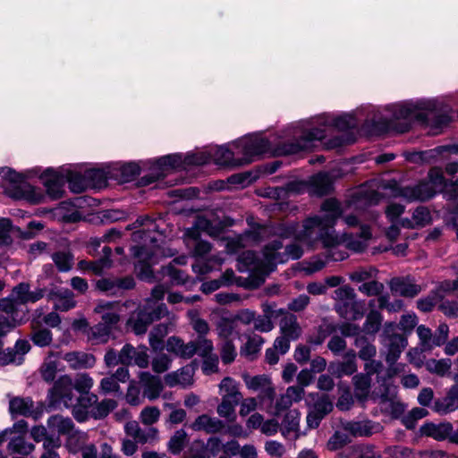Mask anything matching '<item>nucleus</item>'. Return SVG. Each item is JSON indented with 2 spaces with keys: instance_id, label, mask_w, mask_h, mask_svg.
I'll use <instances>...</instances> for the list:
<instances>
[{
  "instance_id": "obj_27",
  "label": "nucleus",
  "mask_w": 458,
  "mask_h": 458,
  "mask_svg": "<svg viewBox=\"0 0 458 458\" xmlns=\"http://www.w3.org/2000/svg\"><path fill=\"white\" fill-rule=\"evenodd\" d=\"M458 409V384L453 386L446 393V395L437 400L434 410L440 413H448Z\"/></svg>"
},
{
  "instance_id": "obj_54",
  "label": "nucleus",
  "mask_w": 458,
  "mask_h": 458,
  "mask_svg": "<svg viewBox=\"0 0 458 458\" xmlns=\"http://www.w3.org/2000/svg\"><path fill=\"white\" fill-rule=\"evenodd\" d=\"M33 334H32V341L33 343L40 347L47 346L52 342V334L48 329H38L35 322H32Z\"/></svg>"
},
{
  "instance_id": "obj_51",
  "label": "nucleus",
  "mask_w": 458,
  "mask_h": 458,
  "mask_svg": "<svg viewBox=\"0 0 458 458\" xmlns=\"http://www.w3.org/2000/svg\"><path fill=\"white\" fill-rule=\"evenodd\" d=\"M188 317L191 318L192 328L199 335V337H205L209 332L208 322L198 317L197 310H191L188 311Z\"/></svg>"
},
{
  "instance_id": "obj_56",
  "label": "nucleus",
  "mask_w": 458,
  "mask_h": 458,
  "mask_svg": "<svg viewBox=\"0 0 458 458\" xmlns=\"http://www.w3.org/2000/svg\"><path fill=\"white\" fill-rule=\"evenodd\" d=\"M186 439H187L186 432L182 429L177 430L169 440V443H168L169 451L171 453H173L174 454H179L182 450V448L186 443Z\"/></svg>"
},
{
  "instance_id": "obj_44",
  "label": "nucleus",
  "mask_w": 458,
  "mask_h": 458,
  "mask_svg": "<svg viewBox=\"0 0 458 458\" xmlns=\"http://www.w3.org/2000/svg\"><path fill=\"white\" fill-rule=\"evenodd\" d=\"M309 399L314 401L310 409L318 414L325 417L333 410V403L327 395L310 394Z\"/></svg>"
},
{
  "instance_id": "obj_34",
  "label": "nucleus",
  "mask_w": 458,
  "mask_h": 458,
  "mask_svg": "<svg viewBox=\"0 0 458 458\" xmlns=\"http://www.w3.org/2000/svg\"><path fill=\"white\" fill-rule=\"evenodd\" d=\"M58 370V354L50 352L40 367V375L46 382H53Z\"/></svg>"
},
{
  "instance_id": "obj_16",
  "label": "nucleus",
  "mask_w": 458,
  "mask_h": 458,
  "mask_svg": "<svg viewBox=\"0 0 458 458\" xmlns=\"http://www.w3.org/2000/svg\"><path fill=\"white\" fill-rule=\"evenodd\" d=\"M304 395V389L299 386L287 387L284 394L276 398L275 403L273 402L267 407L268 413L276 416L279 415L283 411L290 408L293 403L300 402Z\"/></svg>"
},
{
  "instance_id": "obj_10",
  "label": "nucleus",
  "mask_w": 458,
  "mask_h": 458,
  "mask_svg": "<svg viewBox=\"0 0 458 458\" xmlns=\"http://www.w3.org/2000/svg\"><path fill=\"white\" fill-rule=\"evenodd\" d=\"M396 325L394 323H386L382 334V343L387 348L386 362L390 367L387 370L388 377H392L399 372L397 366H393L400 357L402 352L407 345V339L399 334H395Z\"/></svg>"
},
{
  "instance_id": "obj_42",
  "label": "nucleus",
  "mask_w": 458,
  "mask_h": 458,
  "mask_svg": "<svg viewBox=\"0 0 458 458\" xmlns=\"http://www.w3.org/2000/svg\"><path fill=\"white\" fill-rule=\"evenodd\" d=\"M65 182H69V187L73 192H81L89 187L85 174L82 175L75 171L64 169Z\"/></svg>"
},
{
  "instance_id": "obj_49",
  "label": "nucleus",
  "mask_w": 458,
  "mask_h": 458,
  "mask_svg": "<svg viewBox=\"0 0 458 458\" xmlns=\"http://www.w3.org/2000/svg\"><path fill=\"white\" fill-rule=\"evenodd\" d=\"M263 344V340L259 335H254L250 337L247 343L241 350L242 355L252 360L256 356V354L259 352L261 345Z\"/></svg>"
},
{
  "instance_id": "obj_19",
  "label": "nucleus",
  "mask_w": 458,
  "mask_h": 458,
  "mask_svg": "<svg viewBox=\"0 0 458 458\" xmlns=\"http://www.w3.org/2000/svg\"><path fill=\"white\" fill-rule=\"evenodd\" d=\"M269 232V228L264 225H259L253 230L247 232L244 235L236 240H231L227 242L226 249L229 253H233L238 250L240 246H245L251 242L260 241Z\"/></svg>"
},
{
  "instance_id": "obj_60",
  "label": "nucleus",
  "mask_w": 458,
  "mask_h": 458,
  "mask_svg": "<svg viewBox=\"0 0 458 458\" xmlns=\"http://www.w3.org/2000/svg\"><path fill=\"white\" fill-rule=\"evenodd\" d=\"M216 332L220 338L228 340L234 332V320L222 318L216 324Z\"/></svg>"
},
{
  "instance_id": "obj_18",
  "label": "nucleus",
  "mask_w": 458,
  "mask_h": 458,
  "mask_svg": "<svg viewBox=\"0 0 458 458\" xmlns=\"http://www.w3.org/2000/svg\"><path fill=\"white\" fill-rule=\"evenodd\" d=\"M194 372V368L191 365H188L181 369L166 374L164 380L165 385L170 387L181 386L186 388L193 384Z\"/></svg>"
},
{
  "instance_id": "obj_6",
  "label": "nucleus",
  "mask_w": 458,
  "mask_h": 458,
  "mask_svg": "<svg viewBox=\"0 0 458 458\" xmlns=\"http://www.w3.org/2000/svg\"><path fill=\"white\" fill-rule=\"evenodd\" d=\"M4 192L16 199H24L32 203L42 201L44 195L39 189L28 183L24 177L8 167L0 168Z\"/></svg>"
},
{
  "instance_id": "obj_62",
  "label": "nucleus",
  "mask_w": 458,
  "mask_h": 458,
  "mask_svg": "<svg viewBox=\"0 0 458 458\" xmlns=\"http://www.w3.org/2000/svg\"><path fill=\"white\" fill-rule=\"evenodd\" d=\"M53 260L58 269L63 272H66L71 269L73 259L69 252H57L53 255Z\"/></svg>"
},
{
  "instance_id": "obj_37",
  "label": "nucleus",
  "mask_w": 458,
  "mask_h": 458,
  "mask_svg": "<svg viewBox=\"0 0 458 458\" xmlns=\"http://www.w3.org/2000/svg\"><path fill=\"white\" fill-rule=\"evenodd\" d=\"M104 257L98 261L89 262L85 260H81L79 262V267L82 270H91L95 274H100L104 268L111 266V262L108 259L111 255V249L108 247H104L103 249Z\"/></svg>"
},
{
  "instance_id": "obj_64",
  "label": "nucleus",
  "mask_w": 458,
  "mask_h": 458,
  "mask_svg": "<svg viewBox=\"0 0 458 458\" xmlns=\"http://www.w3.org/2000/svg\"><path fill=\"white\" fill-rule=\"evenodd\" d=\"M350 442L348 436L345 433L336 431L328 439L327 448L330 451H336L344 447Z\"/></svg>"
},
{
  "instance_id": "obj_39",
  "label": "nucleus",
  "mask_w": 458,
  "mask_h": 458,
  "mask_svg": "<svg viewBox=\"0 0 458 458\" xmlns=\"http://www.w3.org/2000/svg\"><path fill=\"white\" fill-rule=\"evenodd\" d=\"M172 327V323L159 324L152 329L149 334V344L153 350L163 349V338L170 332Z\"/></svg>"
},
{
  "instance_id": "obj_22",
  "label": "nucleus",
  "mask_w": 458,
  "mask_h": 458,
  "mask_svg": "<svg viewBox=\"0 0 458 458\" xmlns=\"http://www.w3.org/2000/svg\"><path fill=\"white\" fill-rule=\"evenodd\" d=\"M190 427L194 431H204L207 434H216L224 428L225 424L217 418L211 417L208 414H202L198 416Z\"/></svg>"
},
{
  "instance_id": "obj_13",
  "label": "nucleus",
  "mask_w": 458,
  "mask_h": 458,
  "mask_svg": "<svg viewBox=\"0 0 458 458\" xmlns=\"http://www.w3.org/2000/svg\"><path fill=\"white\" fill-rule=\"evenodd\" d=\"M242 377L249 390L259 393L258 399L260 403H265L266 401H269V403L274 401L276 387L270 377L267 375L250 376L247 373H243Z\"/></svg>"
},
{
  "instance_id": "obj_36",
  "label": "nucleus",
  "mask_w": 458,
  "mask_h": 458,
  "mask_svg": "<svg viewBox=\"0 0 458 458\" xmlns=\"http://www.w3.org/2000/svg\"><path fill=\"white\" fill-rule=\"evenodd\" d=\"M240 384L230 377H225L219 384L220 394L222 398L236 399L240 401L242 399V393L239 390Z\"/></svg>"
},
{
  "instance_id": "obj_24",
  "label": "nucleus",
  "mask_w": 458,
  "mask_h": 458,
  "mask_svg": "<svg viewBox=\"0 0 458 458\" xmlns=\"http://www.w3.org/2000/svg\"><path fill=\"white\" fill-rule=\"evenodd\" d=\"M280 313L284 314L279 323L282 335L293 341L298 339L301 335V327L297 321V318L283 310H280Z\"/></svg>"
},
{
  "instance_id": "obj_41",
  "label": "nucleus",
  "mask_w": 458,
  "mask_h": 458,
  "mask_svg": "<svg viewBox=\"0 0 458 458\" xmlns=\"http://www.w3.org/2000/svg\"><path fill=\"white\" fill-rule=\"evenodd\" d=\"M97 401V396L92 394L90 396L81 397L78 399V403L73 407V416L75 419L81 422L87 420L89 411V408Z\"/></svg>"
},
{
  "instance_id": "obj_48",
  "label": "nucleus",
  "mask_w": 458,
  "mask_h": 458,
  "mask_svg": "<svg viewBox=\"0 0 458 458\" xmlns=\"http://www.w3.org/2000/svg\"><path fill=\"white\" fill-rule=\"evenodd\" d=\"M47 429L43 426H37L31 429V437L37 442L44 440V447L46 449L60 446L61 443L58 438H46Z\"/></svg>"
},
{
  "instance_id": "obj_21",
  "label": "nucleus",
  "mask_w": 458,
  "mask_h": 458,
  "mask_svg": "<svg viewBox=\"0 0 458 458\" xmlns=\"http://www.w3.org/2000/svg\"><path fill=\"white\" fill-rule=\"evenodd\" d=\"M118 174L110 165L101 168H91L85 171V177L89 187L102 188L106 184L108 178H117Z\"/></svg>"
},
{
  "instance_id": "obj_3",
  "label": "nucleus",
  "mask_w": 458,
  "mask_h": 458,
  "mask_svg": "<svg viewBox=\"0 0 458 458\" xmlns=\"http://www.w3.org/2000/svg\"><path fill=\"white\" fill-rule=\"evenodd\" d=\"M449 111L450 108L438 99H421L398 103L378 110L371 122L379 132L394 131L403 133L410 129L413 121H433L438 126L445 125L451 120Z\"/></svg>"
},
{
  "instance_id": "obj_43",
  "label": "nucleus",
  "mask_w": 458,
  "mask_h": 458,
  "mask_svg": "<svg viewBox=\"0 0 458 458\" xmlns=\"http://www.w3.org/2000/svg\"><path fill=\"white\" fill-rule=\"evenodd\" d=\"M48 426L53 430L57 431L59 434H66L69 436L74 431L72 420L69 418H64L59 415L51 417L48 420Z\"/></svg>"
},
{
  "instance_id": "obj_2",
  "label": "nucleus",
  "mask_w": 458,
  "mask_h": 458,
  "mask_svg": "<svg viewBox=\"0 0 458 458\" xmlns=\"http://www.w3.org/2000/svg\"><path fill=\"white\" fill-rule=\"evenodd\" d=\"M357 125L358 121L352 114H323L291 125L276 144L260 135H250L233 143L234 151L221 146L213 148L208 152L198 151L184 157L181 154L167 155L151 162V174L146 182L158 180L174 169H188L191 165H202L211 160L219 165L235 166L249 164L265 154L291 155L310 150L328 133L335 131H345Z\"/></svg>"
},
{
  "instance_id": "obj_14",
  "label": "nucleus",
  "mask_w": 458,
  "mask_h": 458,
  "mask_svg": "<svg viewBox=\"0 0 458 458\" xmlns=\"http://www.w3.org/2000/svg\"><path fill=\"white\" fill-rule=\"evenodd\" d=\"M381 368L382 363L380 361L366 362L364 367L366 374H358L353 377L354 394L359 400L364 401L368 398L371 382L370 375L375 373L378 375Z\"/></svg>"
},
{
  "instance_id": "obj_57",
  "label": "nucleus",
  "mask_w": 458,
  "mask_h": 458,
  "mask_svg": "<svg viewBox=\"0 0 458 458\" xmlns=\"http://www.w3.org/2000/svg\"><path fill=\"white\" fill-rule=\"evenodd\" d=\"M353 458H382V455L374 445H361L353 448Z\"/></svg>"
},
{
  "instance_id": "obj_46",
  "label": "nucleus",
  "mask_w": 458,
  "mask_h": 458,
  "mask_svg": "<svg viewBox=\"0 0 458 458\" xmlns=\"http://www.w3.org/2000/svg\"><path fill=\"white\" fill-rule=\"evenodd\" d=\"M425 366L430 373L443 377L450 370L452 361L450 359H430L426 361Z\"/></svg>"
},
{
  "instance_id": "obj_17",
  "label": "nucleus",
  "mask_w": 458,
  "mask_h": 458,
  "mask_svg": "<svg viewBox=\"0 0 458 458\" xmlns=\"http://www.w3.org/2000/svg\"><path fill=\"white\" fill-rule=\"evenodd\" d=\"M344 431L354 437H370L382 430V426L371 420H352L342 424Z\"/></svg>"
},
{
  "instance_id": "obj_9",
  "label": "nucleus",
  "mask_w": 458,
  "mask_h": 458,
  "mask_svg": "<svg viewBox=\"0 0 458 458\" xmlns=\"http://www.w3.org/2000/svg\"><path fill=\"white\" fill-rule=\"evenodd\" d=\"M93 385L94 381L88 374L77 375L74 383H72L71 377L64 375L55 383L52 392L66 407H71L73 406L72 388L74 387L81 394H88Z\"/></svg>"
},
{
  "instance_id": "obj_1",
  "label": "nucleus",
  "mask_w": 458,
  "mask_h": 458,
  "mask_svg": "<svg viewBox=\"0 0 458 458\" xmlns=\"http://www.w3.org/2000/svg\"><path fill=\"white\" fill-rule=\"evenodd\" d=\"M446 186L442 170L434 167L428 173V181L412 186L400 187L395 182H391L381 187L383 192L362 186L344 206L335 199H327L321 205L320 214L307 217L301 225H280L276 228L275 234L280 238L293 237L297 242L287 245L281 250L282 242L274 240L265 246L261 258L250 250L242 252L238 258V270L250 272L263 282L277 264L298 259L303 255L304 250L300 243L312 249L318 241L322 242L325 248L330 249V259L344 260L348 253L340 250L342 246L360 252L369 246L372 238V230L377 225V216L366 214V206L377 203L381 196L424 201L437 191H442Z\"/></svg>"
},
{
  "instance_id": "obj_61",
  "label": "nucleus",
  "mask_w": 458,
  "mask_h": 458,
  "mask_svg": "<svg viewBox=\"0 0 458 458\" xmlns=\"http://www.w3.org/2000/svg\"><path fill=\"white\" fill-rule=\"evenodd\" d=\"M326 260L321 257H314L308 261L300 263L301 270L310 275L321 270L326 266Z\"/></svg>"
},
{
  "instance_id": "obj_29",
  "label": "nucleus",
  "mask_w": 458,
  "mask_h": 458,
  "mask_svg": "<svg viewBox=\"0 0 458 458\" xmlns=\"http://www.w3.org/2000/svg\"><path fill=\"white\" fill-rule=\"evenodd\" d=\"M224 452L232 456L239 455L240 458H258V451L254 445L247 444L242 446L236 440L225 443Z\"/></svg>"
},
{
  "instance_id": "obj_23",
  "label": "nucleus",
  "mask_w": 458,
  "mask_h": 458,
  "mask_svg": "<svg viewBox=\"0 0 458 458\" xmlns=\"http://www.w3.org/2000/svg\"><path fill=\"white\" fill-rule=\"evenodd\" d=\"M124 430L128 436L141 444L155 441L158 435V431L155 428H149L146 430L140 429L138 422L134 420L127 422Z\"/></svg>"
},
{
  "instance_id": "obj_45",
  "label": "nucleus",
  "mask_w": 458,
  "mask_h": 458,
  "mask_svg": "<svg viewBox=\"0 0 458 458\" xmlns=\"http://www.w3.org/2000/svg\"><path fill=\"white\" fill-rule=\"evenodd\" d=\"M239 401L236 399L222 398L221 403L216 408L217 414L228 421H233L236 418L235 407Z\"/></svg>"
},
{
  "instance_id": "obj_58",
  "label": "nucleus",
  "mask_w": 458,
  "mask_h": 458,
  "mask_svg": "<svg viewBox=\"0 0 458 458\" xmlns=\"http://www.w3.org/2000/svg\"><path fill=\"white\" fill-rule=\"evenodd\" d=\"M162 273L164 276H167L173 284H183L186 282V274L179 269L174 268L172 264L162 267Z\"/></svg>"
},
{
  "instance_id": "obj_55",
  "label": "nucleus",
  "mask_w": 458,
  "mask_h": 458,
  "mask_svg": "<svg viewBox=\"0 0 458 458\" xmlns=\"http://www.w3.org/2000/svg\"><path fill=\"white\" fill-rule=\"evenodd\" d=\"M211 262H214L216 265L220 266L223 263V259L216 256H214L212 259H210L208 261L198 259L192 265V270L194 273H196L197 275H199V276H204L206 274H208L209 272H211L214 269V267L210 265Z\"/></svg>"
},
{
  "instance_id": "obj_47",
  "label": "nucleus",
  "mask_w": 458,
  "mask_h": 458,
  "mask_svg": "<svg viewBox=\"0 0 458 458\" xmlns=\"http://www.w3.org/2000/svg\"><path fill=\"white\" fill-rule=\"evenodd\" d=\"M417 334L420 339V345L422 352L428 351L436 347L435 344V336L432 335L431 330L420 325L417 328Z\"/></svg>"
},
{
  "instance_id": "obj_12",
  "label": "nucleus",
  "mask_w": 458,
  "mask_h": 458,
  "mask_svg": "<svg viewBox=\"0 0 458 458\" xmlns=\"http://www.w3.org/2000/svg\"><path fill=\"white\" fill-rule=\"evenodd\" d=\"M379 387L373 391L371 398L383 405V409L394 418H398L404 411L403 404L396 398V387L386 379H379Z\"/></svg>"
},
{
  "instance_id": "obj_53",
  "label": "nucleus",
  "mask_w": 458,
  "mask_h": 458,
  "mask_svg": "<svg viewBox=\"0 0 458 458\" xmlns=\"http://www.w3.org/2000/svg\"><path fill=\"white\" fill-rule=\"evenodd\" d=\"M87 441V436L83 432L73 431L68 436L67 448L72 453L79 452L85 445Z\"/></svg>"
},
{
  "instance_id": "obj_30",
  "label": "nucleus",
  "mask_w": 458,
  "mask_h": 458,
  "mask_svg": "<svg viewBox=\"0 0 458 458\" xmlns=\"http://www.w3.org/2000/svg\"><path fill=\"white\" fill-rule=\"evenodd\" d=\"M301 413L298 410L289 411L282 421V432L286 437L297 438L300 436Z\"/></svg>"
},
{
  "instance_id": "obj_35",
  "label": "nucleus",
  "mask_w": 458,
  "mask_h": 458,
  "mask_svg": "<svg viewBox=\"0 0 458 458\" xmlns=\"http://www.w3.org/2000/svg\"><path fill=\"white\" fill-rule=\"evenodd\" d=\"M431 221V215L429 210L425 207L417 208L413 214L411 220H403L402 225L403 227H423L428 225Z\"/></svg>"
},
{
  "instance_id": "obj_63",
  "label": "nucleus",
  "mask_w": 458,
  "mask_h": 458,
  "mask_svg": "<svg viewBox=\"0 0 458 458\" xmlns=\"http://www.w3.org/2000/svg\"><path fill=\"white\" fill-rule=\"evenodd\" d=\"M8 446L11 451L21 454H29L34 449L32 444L27 443L24 438L21 437L12 439Z\"/></svg>"
},
{
  "instance_id": "obj_59",
  "label": "nucleus",
  "mask_w": 458,
  "mask_h": 458,
  "mask_svg": "<svg viewBox=\"0 0 458 458\" xmlns=\"http://www.w3.org/2000/svg\"><path fill=\"white\" fill-rule=\"evenodd\" d=\"M117 406V403L112 399H105L92 408L91 412L96 419L106 417Z\"/></svg>"
},
{
  "instance_id": "obj_31",
  "label": "nucleus",
  "mask_w": 458,
  "mask_h": 458,
  "mask_svg": "<svg viewBox=\"0 0 458 458\" xmlns=\"http://www.w3.org/2000/svg\"><path fill=\"white\" fill-rule=\"evenodd\" d=\"M421 434L437 440H443L452 436L453 426L449 422L439 424L426 423L420 428Z\"/></svg>"
},
{
  "instance_id": "obj_7",
  "label": "nucleus",
  "mask_w": 458,
  "mask_h": 458,
  "mask_svg": "<svg viewBox=\"0 0 458 458\" xmlns=\"http://www.w3.org/2000/svg\"><path fill=\"white\" fill-rule=\"evenodd\" d=\"M123 310L117 302L100 301L95 307L94 311L101 314L102 323L90 327L87 332L88 340L93 344L106 343L112 327L120 319V313Z\"/></svg>"
},
{
  "instance_id": "obj_11",
  "label": "nucleus",
  "mask_w": 458,
  "mask_h": 458,
  "mask_svg": "<svg viewBox=\"0 0 458 458\" xmlns=\"http://www.w3.org/2000/svg\"><path fill=\"white\" fill-rule=\"evenodd\" d=\"M337 313L344 318L357 320L363 316V306L355 301V293L352 287L344 285L334 293Z\"/></svg>"
},
{
  "instance_id": "obj_8",
  "label": "nucleus",
  "mask_w": 458,
  "mask_h": 458,
  "mask_svg": "<svg viewBox=\"0 0 458 458\" xmlns=\"http://www.w3.org/2000/svg\"><path fill=\"white\" fill-rule=\"evenodd\" d=\"M200 232L207 233L208 235H216L218 233L216 224H214L205 216L197 217L194 225L186 229L184 233V242L188 249H192V256L203 257L211 250L209 242L199 240Z\"/></svg>"
},
{
  "instance_id": "obj_20",
  "label": "nucleus",
  "mask_w": 458,
  "mask_h": 458,
  "mask_svg": "<svg viewBox=\"0 0 458 458\" xmlns=\"http://www.w3.org/2000/svg\"><path fill=\"white\" fill-rule=\"evenodd\" d=\"M139 377L143 388V395L150 401L157 399L164 389L161 378L148 372H141Z\"/></svg>"
},
{
  "instance_id": "obj_15",
  "label": "nucleus",
  "mask_w": 458,
  "mask_h": 458,
  "mask_svg": "<svg viewBox=\"0 0 458 458\" xmlns=\"http://www.w3.org/2000/svg\"><path fill=\"white\" fill-rule=\"evenodd\" d=\"M40 180L51 199H56L63 196L65 182L64 169L56 171L48 168L40 175Z\"/></svg>"
},
{
  "instance_id": "obj_40",
  "label": "nucleus",
  "mask_w": 458,
  "mask_h": 458,
  "mask_svg": "<svg viewBox=\"0 0 458 458\" xmlns=\"http://www.w3.org/2000/svg\"><path fill=\"white\" fill-rule=\"evenodd\" d=\"M113 171L117 173L122 181L128 182L132 180L140 173V166L138 163L131 162L127 164H115L113 165Z\"/></svg>"
},
{
  "instance_id": "obj_50",
  "label": "nucleus",
  "mask_w": 458,
  "mask_h": 458,
  "mask_svg": "<svg viewBox=\"0 0 458 458\" xmlns=\"http://www.w3.org/2000/svg\"><path fill=\"white\" fill-rule=\"evenodd\" d=\"M32 401L30 399L13 398L10 401V411L20 415H28L31 412Z\"/></svg>"
},
{
  "instance_id": "obj_33",
  "label": "nucleus",
  "mask_w": 458,
  "mask_h": 458,
  "mask_svg": "<svg viewBox=\"0 0 458 458\" xmlns=\"http://www.w3.org/2000/svg\"><path fill=\"white\" fill-rule=\"evenodd\" d=\"M49 299L53 301L57 310L67 311L75 307L73 293L68 289H59L51 293Z\"/></svg>"
},
{
  "instance_id": "obj_4",
  "label": "nucleus",
  "mask_w": 458,
  "mask_h": 458,
  "mask_svg": "<svg viewBox=\"0 0 458 458\" xmlns=\"http://www.w3.org/2000/svg\"><path fill=\"white\" fill-rule=\"evenodd\" d=\"M132 228H138L132 233L137 245L132 247L134 257L138 259L135 269L138 276L144 281L155 282L160 278L152 270L162 258L173 257L176 250L167 244L165 235L158 231L159 225L149 217H140Z\"/></svg>"
},
{
  "instance_id": "obj_5",
  "label": "nucleus",
  "mask_w": 458,
  "mask_h": 458,
  "mask_svg": "<svg viewBox=\"0 0 458 458\" xmlns=\"http://www.w3.org/2000/svg\"><path fill=\"white\" fill-rule=\"evenodd\" d=\"M165 292L166 288L163 284L155 286L151 292V297L148 298L145 304L139 306L131 314L127 326L136 335L146 333L148 326L153 321L168 315V310L164 303L157 304V301L164 298Z\"/></svg>"
},
{
  "instance_id": "obj_25",
  "label": "nucleus",
  "mask_w": 458,
  "mask_h": 458,
  "mask_svg": "<svg viewBox=\"0 0 458 458\" xmlns=\"http://www.w3.org/2000/svg\"><path fill=\"white\" fill-rule=\"evenodd\" d=\"M166 350L179 357L189 359L196 353V344L193 342L184 344L179 337L171 336L166 342Z\"/></svg>"
},
{
  "instance_id": "obj_52",
  "label": "nucleus",
  "mask_w": 458,
  "mask_h": 458,
  "mask_svg": "<svg viewBox=\"0 0 458 458\" xmlns=\"http://www.w3.org/2000/svg\"><path fill=\"white\" fill-rule=\"evenodd\" d=\"M382 323V316L377 310H370L366 318L363 329L367 334H376Z\"/></svg>"
},
{
  "instance_id": "obj_32",
  "label": "nucleus",
  "mask_w": 458,
  "mask_h": 458,
  "mask_svg": "<svg viewBox=\"0 0 458 458\" xmlns=\"http://www.w3.org/2000/svg\"><path fill=\"white\" fill-rule=\"evenodd\" d=\"M390 288L394 293L404 297H414L420 291V286L411 283L410 279L399 277L391 280Z\"/></svg>"
},
{
  "instance_id": "obj_38",
  "label": "nucleus",
  "mask_w": 458,
  "mask_h": 458,
  "mask_svg": "<svg viewBox=\"0 0 458 458\" xmlns=\"http://www.w3.org/2000/svg\"><path fill=\"white\" fill-rule=\"evenodd\" d=\"M355 360V354L352 352V354L347 355L346 360L331 365L329 370L333 375H335L338 377L344 375H352L357 370Z\"/></svg>"
},
{
  "instance_id": "obj_26",
  "label": "nucleus",
  "mask_w": 458,
  "mask_h": 458,
  "mask_svg": "<svg viewBox=\"0 0 458 458\" xmlns=\"http://www.w3.org/2000/svg\"><path fill=\"white\" fill-rule=\"evenodd\" d=\"M63 359L73 369L92 368L96 363V359L92 354L83 352H67Z\"/></svg>"
},
{
  "instance_id": "obj_28",
  "label": "nucleus",
  "mask_w": 458,
  "mask_h": 458,
  "mask_svg": "<svg viewBox=\"0 0 458 458\" xmlns=\"http://www.w3.org/2000/svg\"><path fill=\"white\" fill-rule=\"evenodd\" d=\"M333 183V176L329 173H318L309 180L310 191L312 194L324 195L327 193Z\"/></svg>"
}]
</instances>
